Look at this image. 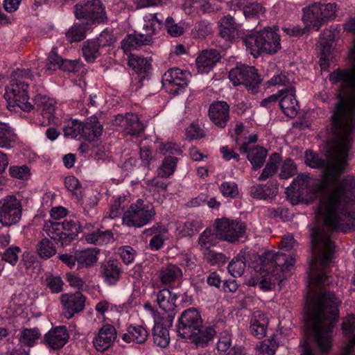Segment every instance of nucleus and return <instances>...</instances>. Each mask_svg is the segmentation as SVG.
Instances as JSON below:
<instances>
[{
	"label": "nucleus",
	"mask_w": 355,
	"mask_h": 355,
	"mask_svg": "<svg viewBox=\"0 0 355 355\" xmlns=\"http://www.w3.org/2000/svg\"><path fill=\"white\" fill-rule=\"evenodd\" d=\"M229 78L234 86L243 85L253 94L259 92L261 80L254 67L236 65L230 70Z\"/></svg>",
	"instance_id": "11"
},
{
	"label": "nucleus",
	"mask_w": 355,
	"mask_h": 355,
	"mask_svg": "<svg viewBox=\"0 0 355 355\" xmlns=\"http://www.w3.org/2000/svg\"><path fill=\"white\" fill-rule=\"evenodd\" d=\"M202 227L201 222L198 220H188L185 222H179L177 225V232L180 236H191Z\"/></svg>",
	"instance_id": "41"
},
{
	"label": "nucleus",
	"mask_w": 355,
	"mask_h": 355,
	"mask_svg": "<svg viewBox=\"0 0 355 355\" xmlns=\"http://www.w3.org/2000/svg\"><path fill=\"white\" fill-rule=\"evenodd\" d=\"M258 136L256 134L249 135L248 141L243 143L239 149L241 153H248V155H266V149L257 144Z\"/></svg>",
	"instance_id": "37"
},
{
	"label": "nucleus",
	"mask_w": 355,
	"mask_h": 355,
	"mask_svg": "<svg viewBox=\"0 0 355 355\" xmlns=\"http://www.w3.org/2000/svg\"><path fill=\"white\" fill-rule=\"evenodd\" d=\"M202 320L198 311L193 308L185 310L179 318L178 331L184 338L191 336L193 331L202 327Z\"/></svg>",
	"instance_id": "15"
},
{
	"label": "nucleus",
	"mask_w": 355,
	"mask_h": 355,
	"mask_svg": "<svg viewBox=\"0 0 355 355\" xmlns=\"http://www.w3.org/2000/svg\"><path fill=\"white\" fill-rule=\"evenodd\" d=\"M182 275V270L176 265H168L158 272V277L164 284H168L179 279Z\"/></svg>",
	"instance_id": "39"
},
{
	"label": "nucleus",
	"mask_w": 355,
	"mask_h": 355,
	"mask_svg": "<svg viewBox=\"0 0 355 355\" xmlns=\"http://www.w3.org/2000/svg\"><path fill=\"white\" fill-rule=\"evenodd\" d=\"M191 73L180 69H170L162 76L163 85L171 92L178 94L188 85Z\"/></svg>",
	"instance_id": "14"
},
{
	"label": "nucleus",
	"mask_w": 355,
	"mask_h": 355,
	"mask_svg": "<svg viewBox=\"0 0 355 355\" xmlns=\"http://www.w3.org/2000/svg\"><path fill=\"white\" fill-rule=\"evenodd\" d=\"M281 172L279 176L282 179H288L295 173L296 168L290 158L283 162L280 160Z\"/></svg>",
	"instance_id": "63"
},
{
	"label": "nucleus",
	"mask_w": 355,
	"mask_h": 355,
	"mask_svg": "<svg viewBox=\"0 0 355 355\" xmlns=\"http://www.w3.org/2000/svg\"><path fill=\"white\" fill-rule=\"evenodd\" d=\"M268 322V318L262 311H254L250 325L251 334L257 338H263L266 334Z\"/></svg>",
	"instance_id": "29"
},
{
	"label": "nucleus",
	"mask_w": 355,
	"mask_h": 355,
	"mask_svg": "<svg viewBox=\"0 0 355 355\" xmlns=\"http://www.w3.org/2000/svg\"><path fill=\"white\" fill-rule=\"evenodd\" d=\"M116 338V331L111 324L103 325L93 339L94 347L98 351H105L114 343Z\"/></svg>",
	"instance_id": "22"
},
{
	"label": "nucleus",
	"mask_w": 355,
	"mask_h": 355,
	"mask_svg": "<svg viewBox=\"0 0 355 355\" xmlns=\"http://www.w3.org/2000/svg\"><path fill=\"white\" fill-rule=\"evenodd\" d=\"M216 235L223 240L234 242L243 238L245 232V226L237 220L221 218L216 220Z\"/></svg>",
	"instance_id": "13"
},
{
	"label": "nucleus",
	"mask_w": 355,
	"mask_h": 355,
	"mask_svg": "<svg viewBox=\"0 0 355 355\" xmlns=\"http://www.w3.org/2000/svg\"><path fill=\"white\" fill-rule=\"evenodd\" d=\"M144 126L135 114H126L125 131L130 135H136L143 131Z\"/></svg>",
	"instance_id": "46"
},
{
	"label": "nucleus",
	"mask_w": 355,
	"mask_h": 355,
	"mask_svg": "<svg viewBox=\"0 0 355 355\" xmlns=\"http://www.w3.org/2000/svg\"><path fill=\"white\" fill-rule=\"evenodd\" d=\"M38 256L43 259H48L55 254L56 248L48 239H43L36 245Z\"/></svg>",
	"instance_id": "44"
},
{
	"label": "nucleus",
	"mask_w": 355,
	"mask_h": 355,
	"mask_svg": "<svg viewBox=\"0 0 355 355\" xmlns=\"http://www.w3.org/2000/svg\"><path fill=\"white\" fill-rule=\"evenodd\" d=\"M219 32L220 35L227 40L234 37L236 31V24L230 15L223 17L218 22Z\"/></svg>",
	"instance_id": "40"
},
{
	"label": "nucleus",
	"mask_w": 355,
	"mask_h": 355,
	"mask_svg": "<svg viewBox=\"0 0 355 355\" xmlns=\"http://www.w3.org/2000/svg\"><path fill=\"white\" fill-rule=\"evenodd\" d=\"M230 135L236 146L240 149L243 143L248 141V130L242 123L238 122L235 126L230 130Z\"/></svg>",
	"instance_id": "43"
},
{
	"label": "nucleus",
	"mask_w": 355,
	"mask_h": 355,
	"mask_svg": "<svg viewBox=\"0 0 355 355\" xmlns=\"http://www.w3.org/2000/svg\"><path fill=\"white\" fill-rule=\"evenodd\" d=\"M74 9L76 17L86 20L87 24L104 23L107 19L105 8L100 0L82 1Z\"/></svg>",
	"instance_id": "10"
},
{
	"label": "nucleus",
	"mask_w": 355,
	"mask_h": 355,
	"mask_svg": "<svg viewBox=\"0 0 355 355\" xmlns=\"http://www.w3.org/2000/svg\"><path fill=\"white\" fill-rule=\"evenodd\" d=\"M178 159L176 157H165L162 165L157 169L158 175L161 178H168L175 171Z\"/></svg>",
	"instance_id": "48"
},
{
	"label": "nucleus",
	"mask_w": 355,
	"mask_h": 355,
	"mask_svg": "<svg viewBox=\"0 0 355 355\" xmlns=\"http://www.w3.org/2000/svg\"><path fill=\"white\" fill-rule=\"evenodd\" d=\"M295 259L293 255L286 256L284 252L268 251L263 255L259 277H251L247 281L250 286L258 285L263 291L271 290L284 278V274L291 272Z\"/></svg>",
	"instance_id": "5"
},
{
	"label": "nucleus",
	"mask_w": 355,
	"mask_h": 355,
	"mask_svg": "<svg viewBox=\"0 0 355 355\" xmlns=\"http://www.w3.org/2000/svg\"><path fill=\"white\" fill-rule=\"evenodd\" d=\"M10 175L16 179L27 180L30 178V169L26 165L13 166L9 169Z\"/></svg>",
	"instance_id": "60"
},
{
	"label": "nucleus",
	"mask_w": 355,
	"mask_h": 355,
	"mask_svg": "<svg viewBox=\"0 0 355 355\" xmlns=\"http://www.w3.org/2000/svg\"><path fill=\"white\" fill-rule=\"evenodd\" d=\"M245 261V252H241L228 264L229 273L234 277H241L246 267Z\"/></svg>",
	"instance_id": "42"
},
{
	"label": "nucleus",
	"mask_w": 355,
	"mask_h": 355,
	"mask_svg": "<svg viewBox=\"0 0 355 355\" xmlns=\"http://www.w3.org/2000/svg\"><path fill=\"white\" fill-rule=\"evenodd\" d=\"M334 188L331 196L323 199L318 212V224L311 232L313 252L316 257L315 262L320 259L324 267L331 257L334 242L329 232L332 230L347 232L354 225V219L349 214L347 203L355 199V178L347 176L343 180L331 176L327 179ZM316 263L311 264V274L315 273Z\"/></svg>",
	"instance_id": "1"
},
{
	"label": "nucleus",
	"mask_w": 355,
	"mask_h": 355,
	"mask_svg": "<svg viewBox=\"0 0 355 355\" xmlns=\"http://www.w3.org/2000/svg\"><path fill=\"white\" fill-rule=\"evenodd\" d=\"M21 249L19 247L12 245L5 250L2 255V260L15 266L18 261Z\"/></svg>",
	"instance_id": "59"
},
{
	"label": "nucleus",
	"mask_w": 355,
	"mask_h": 355,
	"mask_svg": "<svg viewBox=\"0 0 355 355\" xmlns=\"http://www.w3.org/2000/svg\"><path fill=\"white\" fill-rule=\"evenodd\" d=\"M177 295L170 290L164 288L158 291L156 301L159 308L167 313H172L175 308Z\"/></svg>",
	"instance_id": "32"
},
{
	"label": "nucleus",
	"mask_w": 355,
	"mask_h": 355,
	"mask_svg": "<svg viewBox=\"0 0 355 355\" xmlns=\"http://www.w3.org/2000/svg\"><path fill=\"white\" fill-rule=\"evenodd\" d=\"M103 125L99 123L96 116H92L85 123H82V137L87 141H93L101 135Z\"/></svg>",
	"instance_id": "30"
},
{
	"label": "nucleus",
	"mask_w": 355,
	"mask_h": 355,
	"mask_svg": "<svg viewBox=\"0 0 355 355\" xmlns=\"http://www.w3.org/2000/svg\"><path fill=\"white\" fill-rule=\"evenodd\" d=\"M15 139V135L10 127L4 123H0V148H10V141Z\"/></svg>",
	"instance_id": "53"
},
{
	"label": "nucleus",
	"mask_w": 355,
	"mask_h": 355,
	"mask_svg": "<svg viewBox=\"0 0 355 355\" xmlns=\"http://www.w3.org/2000/svg\"><path fill=\"white\" fill-rule=\"evenodd\" d=\"M295 89L289 87L279 91V103L283 113L288 117H295L299 110L298 102L295 97Z\"/></svg>",
	"instance_id": "19"
},
{
	"label": "nucleus",
	"mask_w": 355,
	"mask_h": 355,
	"mask_svg": "<svg viewBox=\"0 0 355 355\" xmlns=\"http://www.w3.org/2000/svg\"><path fill=\"white\" fill-rule=\"evenodd\" d=\"M110 40H111L110 35L107 33H102L96 39L85 42L82 51L85 60L87 62H94L100 55V46L110 45Z\"/></svg>",
	"instance_id": "17"
},
{
	"label": "nucleus",
	"mask_w": 355,
	"mask_h": 355,
	"mask_svg": "<svg viewBox=\"0 0 355 355\" xmlns=\"http://www.w3.org/2000/svg\"><path fill=\"white\" fill-rule=\"evenodd\" d=\"M220 59V55L217 50L202 51L196 60L198 71L200 73H209Z\"/></svg>",
	"instance_id": "23"
},
{
	"label": "nucleus",
	"mask_w": 355,
	"mask_h": 355,
	"mask_svg": "<svg viewBox=\"0 0 355 355\" xmlns=\"http://www.w3.org/2000/svg\"><path fill=\"white\" fill-rule=\"evenodd\" d=\"M129 65L137 73L143 74L150 69V62L144 57L132 56L129 60Z\"/></svg>",
	"instance_id": "52"
},
{
	"label": "nucleus",
	"mask_w": 355,
	"mask_h": 355,
	"mask_svg": "<svg viewBox=\"0 0 355 355\" xmlns=\"http://www.w3.org/2000/svg\"><path fill=\"white\" fill-rule=\"evenodd\" d=\"M164 19V17L160 13L146 15L144 17V29L147 33L146 35H150L152 37V35L161 29Z\"/></svg>",
	"instance_id": "38"
},
{
	"label": "nucleus",
	"mask_w": 355,
	"mask_h": 355,
	"mask_svg": "<svg viewBox=\"0 0 355 355\" xmlns=\"http://www.w3.org/2000/svg\"><path fill=\"white\" fill-rule=\"evenodd\" d=\"M229 105L225 101H218L211 105L209 116L217 126L223 128L229 120Z\"/></svg>",
	"instance_id": "24"
},
{
	"label": "nucleus",
	"mask_w": 355,
	"mask_h": 355,
	"mask_svg": "<svg viewBox=\"0 0 355 355\" xmlns=\"http://www.w3.org/2000/svg\"><path fill=\"white\" fill-rule=\"evenodd\" d=\"M21 200L15 196H7L0 200V222L4 226L17 223L21 216Z\"/></svg>",
	"instance_id": "12"
},
{
	"label": "nucleus",
	"mask_w": 355,
	"mask_h": 355,
	"mask_svg": "<svg viewBox=\"0 0 355 355\" xmlns=\"http://www.w3.org/2000/svg\"><path fill=\"white\" fill-rule=\"evenodd\" d=\"M293 82L292 75L286 73H281L273 76L268 82V87L270 86H289Z\"/></svg>",
	"instance_id": "56"
},
{
	"label": "nucleus",
	"mask_w": 355,
	"mask_h": 355,
	"mask_svg": "<svg viewBox=\"0 0 355 355\" xmlns=\"http://www.w3.org/2000/svg\"><path fill=\"white\" fill-rule=\"evenodd\" d=\"M192 333L193 335L187 338L191 340L197 347H203L213 339L216 332L212 327L202 325V327L197 328Z\"/></svg>",
	"instance_id": "34"
},
{
	"label": "nucleus",
	"mask_w": 355,
	"mask_h": 355,
	"mask_svg": "<svg viewBox=\"0 0 355 355\" xmlns=\"http://www.w3.org/2000/svg\"><path fill=\"white\" fill-rule=\"evenodd\" d=\"M275 352L274 344L271 341L265 340L257 347L255 355H274Z\"/></svg>",
	"instance_id": "64"
},
{
	"label": "nucleus",
	"mask_w": 355,
	"mask_h": 355,
	"mask_svg": "<svg viewBox=\"0 0 355 355\" xmlns=\"http://www.w3.org/2000/svg\"><path fill=\"white\" fill-rule=\"evenodd\" d=\"M40 336L41 334L38 329H25L21 333L19 340L23 345L32 347L37 343Z\"/></svg>",
	"instance_id": "49"
},
{
	"label": "nucleus",
	"mask_w": 355,
	"mask_h": 355,
	"mask_svg": "<svg viewBox=\"0 0 355 355\" xmlns=\"http://www.w3.org/2000/svg\"><path fill=\"white\" fill-rule=\"evenodd\" d=\"M44 230L51 239L57 240L62 245L69 244L80 232L77 221L65 220L63 222L47 220L44 224Z\"/></svg>",
	"instance_id": "8"
},
{
	"label": "nucleus",
	"mask_w": 355,
	"mask_h": 355,
	"mask_svg": "<svg viewBox=\"0 0 355 355\" xmlns=\"http://www.w3.org/2000/svg\"><path fill=\"white\" fill-rule=\"evenodd\" d=\"M153 206L138 199L132 204L123 216V224L128 227H141L150 223L155 215Z\"/></svg>",
	"instance_id": "9"
},
{
	"label": "nucleus",
	"mask_w": 355,
	"mask_h": 355,
	"mask_svg": "<svg viewBox=\"0 0 355 355\" xmlns=\"http://www.w3.org/2000/svg\"><path fill=\"white\" fill-rule=\"evenodd\" d=\"M151 42L152 37L150 35L141 33L130 34L122 40L121 47L124 51H128L149 44Z\"/></svg>",
	"instance_id": "33"
},
{
	"label": "nucleus",
	"mask_w": 355,
	"mask_h": 355,
	"mask_svg": "<svg viewBox=\"0 0 355 355\" xmlns=\"http://www.w3.org/2000/svg\"><path fill=\"white\" fill-rule=\"evenodd\" d=\"M320 14L322 25L329 20L334 19L336 16V5L335 3H319Z\"/></svg>",
	"instance_id": "54"
},
{
	"label": "nucleus",
	"mask_w": 355,
	"mask_h": 355,
	"mask_svg": "<svg viewBox=\"0 0 355 355\" xmlns=\"http://www.w3.org/2000/svg\"><path fill=\"white\" fill-rule=\"evenodd\" d=\"M329 80L340 87L339 100L332 115L333 139L327 144L332 155H348L355 134V69L336 70Z\"/></svg>",
	"instance_id": "2"
},
{
	"label": "nucleus",
	"mask_w": 355,
	"mask_h": 355,
	"mask_svg": "<svg viewBox=\"0 0 355 355\" xmlns=\"http://www.w3.org/2000/svg\"><path fill=\"white\" fill-rule=\"evenodd\" d=\"M87 25L88 24H75L66 33L67 40L72 43L84 40L86 37V33L88 29Z\"/></svg>",
	"instance_id": "45"
},
{
	"label": "nucleus",
	"mask_w": 355,
	"mask_h": 355,
	"mask_svg": "<svg viewBox=\"0 0 355 355\" xmlns=\"http://www.w3.org/2000/svg\"><path fill=\"white\" fill-rule=\"evenodd\" d=\"M60 300L65 310L66 316L69 318L82 311L85 308V298L80 292L62 294Z\"/></svg>",
	"instance_id": "20"
},
{
	"label": "nucleus",
	"mask_w": 355,
	"mask_h": 355,
	"mask_svg": "<svg viewBox=\"0 0 355 355\" xmlns=\"http://www.w3.org/2000/svg\"><path fill=\"white\" fill-rule=\"evenodd\" d=\"M243 12L245 17L248 20L259 19L263 16L265 8L259 3L254 2L245 6Z\"/></svg>",
	"instance_id": "50"
},
{
	"label": "nucleus",
	"mask_w": 355,
	"mask_h": 355,
	"mask_svg": "<svg viewBox=\"0 0 355 355\" xmlns=\"http://www.w3.org/2000/svg\"><path fill=\"white\" fill-rule=\"evenodd\" d=\"M101 274L108 285H114L120 277V263L114 259L103 263L101 266Z\"/></svg>",
	"instance_id": "26"
},
{
	"label": "nucleus",
	"mask_w": 355,
	"mask_h": 355,
	"mask_svg": "<svg viewBox=\"0 0 355 355\" xmlns=\"http://www.w3.org/2000/svg\"><path fill=\"white\" fill-rule=\"evenodd\" d=\"M329 277H330L324 270L318 274L315 277H310L311 289L320 290L324 286L329 285L330 284Z\"/></svg>",
	"instance_id": "58"
},
{
	"label": "nucleus",
	"mask_w": 355,
	"mask_h": 355,
	"mask_svg": "<svg viewBox=\"0 0 355 355\" xmlns=\"http://www.w3.org/2000/svg\"><path fill=\"white\" fill-rule=\"evenodd\" d=\"M244 42L247 50L254 58L262 53L274 54L281 48L279 36L271 28H264L246 36Z\"/></svg>",
	"instance_id": "7"
},
{
	"label": "nucleus",
	"mask_w": 355,
	"mask_h": 355,
	"mask_svg": "<svg viewBox=\"0 0 355 355\" xmlns=\"http://www.w3.org/2000/svg\"><path fill=\"white\" fill-rule=\"evenodd\" d=\"M69 334L65 326H58L51 329L44 336L46 345L53 349H59L68 342Z\"/></svg>",
	"instance_id": "21"
},
{
	"label": "nucleus",
	"mask_w": 355,
	"mask_h": 355,
	"mask_svg": "<svg viewBox=\"0 0 355 355\" xmlns=\"http://www.w3.org/2000/svg\"><path fill=\"white\" fill-rule=\"evenodd\" d=\"M63 132L65 137L76 138L78 135L82 137V123L77 119L66 120Z\"/></svg>",
	"instance_id": "47"
},
{
	"label": "nucleus",
	"mask_w": 355,
	"mask_h": 355,
	"mask_svg": "<svg viewBox=\"0 0 355 355\" xmlns=\"http://www.w3.org/2000/svg\"><path fill=\"white\" fill-rule=\"evenodd\" d=\"M148 336L146 329L139 324H130L122 336V340L127 343L142 344Z\"/></svg>",
	"instance_id": "27"
},
{
	"label": "nucleus",
	"mask_w": 355,
	"mask_h": 355,
	"mask_svg": "<svg viewBox=\"0 0 355 355\" xmlns=\"http://www.w3.org/2000/svg\"><path fill=\"white\" fill-rule=\"evenodd\" d=\"M278 192V187L276 183L268 182L264 185L257 184L250 188V196L257 199H268L275 196Z\"/></svg>",
	"instance_id": "36"
},
{
	"label": "nucleus",
	"mask_w": 355,
	"mask_h": 355,
	"mask_svg": "<svg viewBox=\"0 0 355 355\" xmlns=\"http://www.w3.org/2000/svg\"><path fill=\"white\" fill-rule=\"evenodd\" d=\"M280 157H270V160L267 163L265 168L263 169L261 175L259 176V180H265L270 176L272 175L277 171V164H280Z\"/></svg>",
	"instance_id": "61"
},
{
	"label": "nucleus",
	"mask_w": 355,
	"mask_h": 355,
	"mask_svg": "<svg viewBox=\"0 0 355 355\" xmlns=\"http://www.w3.org/2000/svg\"><path fill=\"white\" fill-rule=\"evenodd\" d=\"M45 284L51 293H58L62 291L64 283L60 277L49 275L45 279Z\"/></svg>",
	"instance_id": "62"
},
{
	"label": "nucleus",
	"mask_w": 355,
	"mask_h": 355,
	"mask_svg": "<svg viewBox=\"0 0 355 355\" xmlns=\"http://www.w3.org/2000/svg\"><path fill=\"white\" fill-rule=\"evenodd\" d=\"M35 105L41 110L42 116L48 121V123L60 125V119L57 116L56 102L54 99L45 95L37 94L35 97Z\"/></svg>",
	"instance_id": "18"
},
{
	"label": "nucleus",
	"mask_w": 355,
	"mask_h": 355,
	"mask_svg": "<svg viewBox=\"0 0 355 355\" xmlns=\"http://www.w3.org/2000/svg\"><path fill=\"white\" fill-rule=\"evenodd\" d=\"M100 251L96 248L76 251L78 268H89L94 266L98 259Z\"/></svg>",
	"instance_id": "31"
},
{
	"label": "nucleus",
	"mask_w": 355,
	"mask_h": 355,
	"mask_svg": "<svg viewBox=\"0 0 355 355\" xmlns=\"http://www.w3.org/2000/svg\"><path fill=\"white\" fill-rule=\"evenodd\" d=\"M340 302L333 293L320 291L318 295H310L305 309L307 340L302 344L301 355H315L309 341L322 353L330 350L332 331L338 321V307Z\"/></svg>",
	"instance_id": "3"
},
{
	"label": "nucleus",
	"mask_w": 355,
	"mask_h": 355,
	"mask_svg": "<svg viewBox=\"0 0 355 355\" xmlns=\"http://www.w3.org/2000/svg\"><path fill=\"white\" fill-rule=\"evenodd\" d=\"M62 62V58L58 55L57 48H53L47 58L46 70L51 71L60 69Z\"/></svg>",
	"instance_id": "57"
},
{
	"label": "nucleus",
	"mask_w": 355,
	"mask_h": 355,
	"mask_svg": "<svg viewBox=\"0 0 355 355\" xmlns=\"http://www.w3.org/2000/svg\"><path fill=\"white\" fill-rule=\"evenodd\" d=\"M319 3H315L303 9L302 20L309 28L318 31L322 25Z\"/></svg>",
	"instance_id": "28"
},
{
	"label": "nucleus",
	"mask_w": 355,
	"mask_h": 355,
	"mask_svg": "<svg viewBox=\"0 0 355 355\" xmlns=\"http://www.w3.org/2000/svg\"><path fill=\"white\" fill-rule=\"evenodd\" d=\"M153 338L155 345L161 347H166L170 343L168 328L171 327L173 318L168 315L154 319Z\"/></svg>",
	"instance_id": "16"
},
{
	"label": "nucleus",
	"mask_w": 355,
	"mask_h": 355,
	"mask_svg": "<svg viewBox=\"0 0 355 355\" xmlns=\"http://www.w3.org/2000/svg\"><path fill=\"white\" fill-rule=\"evenodd\" d=\"M342 329L347 338L345 355H349L352 349L355 346V316L354 315H349L344 319Z\"/></svg>",
	"instance_id": "35"
},
{
	"label": "nucleus",
	"mask_w": 355,
	"mask_h": 355,
	"mask_svg": "<svg viewBox=\"0 0 355 355\" xmlns=\"http://www.w3.org/2000/svg\"><path fill=\"white\" fill-rule=\"evenodd\" d=\"M158 153L163 155H175L184 153L182 148L176 143H161L158 146Z\"/></svg>",
	"instance_id": "55"
},
{
	"label": "nucleus",
	"mask_w": 355,
	"mask_h": 355,
	"mask_svg": "<svg viewBox=\"0 0 355 355\" xmlns=\"http://www.w3.org/2000/svg\"><path fill=\"white\" fill-rule=\"evenodd\" d=\"M144 233L146 236H153L149 242V248L152 250H159L164 245V241L168 239V230L158 224L145 230Z\"/></svg>",
	"instance_id": "25"
},
{
	"label": "nucleus",
	"mask_w": 355,
	"mask_h": 355,
	"mask_svg": "<svg viewBox=\"0 0 355 355\" xmlns=\"http://www.w3.org/2000/svg\"><path fill=\"white\" fill-rule=\"evenodd\" d=\"M112 234L109 231L102 232L98 230H94L86 234V241L92 244L102 245L110 241Z\"/></svg>",
	"instance_id": "51"
},
{
	"label": "nucleus",
	"mask_w": 355,
	"mask_h": 355,
	"mask_svg": "<svg viewBox=\"0 0 355 355\" xmlns=\"http://www.w3.org/2000/svg\"><path fill=\"white\" fill-rule=\"evenodd\" d=\"M29 69H18L12 76L10 83L6 88L5 99L12 107H18L25 112L33 109L32 104L28 101V85L21 78H31Z\"/></svg>",
	"instance_id": "6"
},
{
	"label": "nucleus",
	"mask_w": 355,
	"mask_h": 355,
	"mask_svg": "<svg viewBox=\"0 0 355 355\" xmlns=\"http://www.w3.org/2000/svg\"><path fill=\"white\" fill-rule=\"evenodd\" d=\"M305 157L306 165L314 168L324 169V173L322 180L316 181L307 175H298L293 181L290 189H291L296 194L302 197L308 194L315 195L322 191L318 206V209H320L322 200L331 196L334 190V187L330 183L326 182L327 179L331 176H336L339 180H343L340 178V173L344 171L347 164V157H325V159H322L321 157ZM318 212H316L317 215Z\"/></svg>",
	"instance_id": "4"
}]
</instances>
